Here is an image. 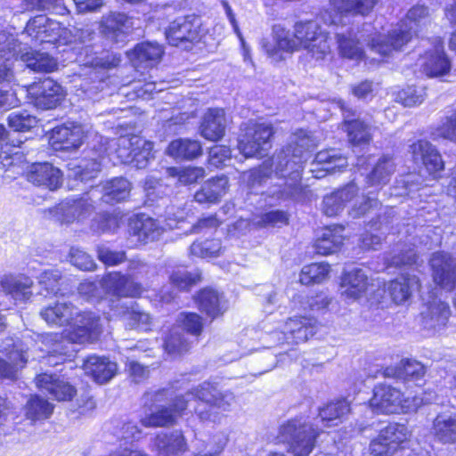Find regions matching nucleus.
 Wrapping results in <instances>:
<instances>
[{
    "mask_svg": "<svg viewBox=\"0 0 456 456\" xmlns=\"http://www.w3.org/2000/svg\"><path fill=\"white\" fill-rule=\"evenodd\" d=\"M316 145V140L310 133L302 129L297 130L291 135L289 144L273 158L271 163L265 162L258 169L253 170L251 175L254 180L262 183L265 178L272 177L273 166H275V175L286 169L291 170L289 178L282 184V189L273 193L277 194L279 198L298 200L302 192L301 164L305 160L306 153ZM279 186L281 187V184Z\"/></svg>",
    "mask_w": 456,
    "mask_h": 456,
    "instance_id": "nucleus-1",
    "label": "nucleus"
},
{
    "mask_svg": "<svg viewBox=\"0 0 456 456\" xmlns=\"http://www.w3.org/2000/svg\"><path fill=\"white\" fill-rule=\"evenodd\" d=\"M189 403L197 402L196 415L201 421L216 422L220 412L230 411L235 403V395L230 390H221L215 384L203 382L186 392Z\"/></svg>",
    "mask_w": 456,
    "mask_h": 456,
    "instance_id": "nucleus-2",
    "label": "nucleus"
},
{
    "mask_svg": "<svg viewBox=\"0 0 456 456\" xmlns=\"http://www.w3.org/2000/svg\"><path fill=\"white\" fill-rule=\"evenodd\" d=\"M428 16V10L424 5L413 6L406 15L408 22L406 26L409 29H394L387 35L375 34L369 41L370 50L382 58L391 56L394 52L401 50L411 40L412 34L417 32L419 27L427 23Z\"/></svg>",
    "mask_w": 456,
    "mask_h": 456,
    "instance_id": "nucleus-3",
    "label": "nucleus"
},
{
    "mask_svg": "<svg viewBox=\"0 0 456 456\" xmlns=\"http://www.w3.org/2000/svg\"><path fill=\"white\" fill-rule=\"evenodd\" d=\"M318 436L313 425L302 419H289L279 428L278 438L289 445L295 456H308L315 445Z\"/></svg>",
    "mask_w": 456,
    "mask_h": 456,
    "instance_id": "nucleus-4",
    "label": "nucleus"
},
{
    "mask_svg": "<svg viewBox=\"0 0 456 456\" xmlns=\"http://www.w3.org/2000/svg\"><path fill=\"white\" fill-rule=\"evenodd\" d=\"M20 37L24 45H37L43 43L66 45L71 40L68 37V29L61 23L40 14L31 18Z\"/></svg>",
    "mask_w": 456,
    "mask_h": 456,
    "instance_id": "nucleus-5",
    "label": "nucleus"
},
{
    "mask_svg": "<svg viewBox=\"0 0 456 456\" xmlns=\"http://www.w3.org/2000/svg\"><path fill=\"white\" fill-rule=\"evenodd\" d=\"M244 131L238 142L240 153L246 158L265 156L272 147L271 139L274 134L272 124L248 121Z\"/></svg>",
    "mask_w": 456,
    "mask_h": 456,
    "instance_id": "nucleus-6",
    "label": "nucleus"
},
{
    "mask_svg": "<svg viewBox=\"0 0 456 456\" xmlns=\"http://www.w3.org/2000/svg\"><path fill=\"white\" fill-rule=\"evenodd\" d=\"M294 31L298 51L305 50L316 60H322L330 53L328 34L322 32L316 22H297Z\"/></svg>",
    "mask_w": 456,
    "mask_h": 456,
    "instance_id": "nucleus-7",
    "label": "nucleus"
},
{
    "mask_svg": "<svg viewBox=\"0 0 456 456\" xmlns=\"http://www.w3.org/2000/svg\"><path fill=\"white\" fill-rule=\"evenodd\" d=\"M102 332L101 317L93 312H77L75 310L73 320L61 337L71 343L85 344L94 342Z\"/></svg>",
    "mask_w": 456,
    "mask_h": 456,
    "instance_id": "nucleus-8",
    "label": "nucleus"
},
{
    "mask_svg": "<svg viewBox=\"0 0 456 456\" xmlns=\"http://www.w3.org/2000/svg\"><path fill=\"white\" fill-rule=\"evenodd\" d=\"M28 347L21 340L5 338L1 341L0 353L6 359L0 357V379H13L17 373L27 363L28 359Z\"/></svg>",
    "mask_w": 456,
    "mask_h": 456,
    "instance_id": "nucleus-9",
    "label": "nucleus"
},
{
    "mask_svg": "<svg viewBox=\"0 0 456 456\" xmlns=\"http://www.w3.org/2000/svg\"><path fill=\"white\" fill-rule=\"evenodd\" d=\"M30 102L42 110H53L59 106L65 98L62 86L47 77L26 86Z\"/></svg>",
    "mask_w": 456,
    "mask_h": 456,
    "instance_id": "nucleus-10",
    "label": "nucleus"
},
{
    "mask_svg": "<svg viewBox=\"0 0 456 456\" xmlns=\"http://www.w3.org/2000/svg\"><path fill=\"white\" fill-rule=\"evenodd\" d=\"M403 392L387 383H379L373 388V394L369 400L370 409L376 414L403 413Z\"/></svg>",
    "mask_w": 456,
    "mask_h": 456,
    "instance_id": "nucleus-11",
    "label": "nucleus"
},
{
    "mask_svg": "<svg viewBox=\"0 0 456 456\" xmlns=\"http://www.w3.org/2000/svg\"><path fill=\"white\" fill-rule=\"evenodd\" d=\"M200 18L194 15L179 17L166 28V38L172 45L187 48V44L194 43L200 39Z\"/></svg>",
    "mask_w": 456,
    "mask_h": 456,
    "instance_id": "nucleus-12",
    "label": "nucleus"
},
{
    "mask_svg": "<svg viewBox=\"0 0 456 456\" xmlns=\"http://www.w3.org/2000/svg\"><path fill=\"white\" fill-rule=\"evenodd\" d=\"M94 210L88 197L66 199L57 206L45 211L49 217L61 224H70L86 217Z\"/></svg>",
    "mask_w": 456,
    "mask_h": 456,
    "instance_id": "nucleus-13",
    "label": "nucleus"
},
{
    "mask_svg": "<svg viewBox=\"0 0 456 456\" xmlns=\"http://www.w3.org/2000/svg\"><path fill=\"white\" fill-rule=\"evenodd\" d=\"M189 401L184 395L171 399L168 406H161L154 412L142 419V424L146 428L166 427L174 425L188 408Z\"/></svg>",
    "mask_w": 456,
    "mask_h": 456,
    "instance_id": "nucleus-14",
    "label": "nucleus"
},
{
    "mask_svg": "<svg viewBox=\"0 0 456 456\" xmlns=\"http://www.w3.org/2000/svg\"><path fill=\"white\" fill-rule=\"evenodd\" d=\"M296 40L295 31L290 32L281 25H274L273 27V41L264 42L263 48L274 61H280L283 59L284 53L298 51Z\"/></svg>",
    "mask_w": 456,
    "mask_h": 456,
    "instance_id": "nucleus-15",
    "label": "nucleus"
},
{
    "mask_svg": "<svg viewBox=\"0 0 456 456\" xmlns=\"http://www.w3.org/2000/svg\"><path fill=\"white\" fill-rule=\"evenodd\" d=\"M434 281L442 289L451 291L456 288V265L447 253L436 252L430 259Z\"/></svg>",
    "mask_w": 456,
    "mask_h": 456,
    "instance_id": "nucleus-16",
    "label": "nucleus"
},
{
    "mask_svg": "<svg viewBox=\"0 0 456 456\" xmlns=\"http://www.w3.org/2000/svg\"><path fill=\"white\" fill-rule=\"evenodd\" d=\"M318 327V322L314 318L293 317L289 318L283 325V339L288 344H299L312 338Z\"/></svg>",
    "mask_w": 456,
    "mask_h": 456,
    "instance_id": "nucleus-17",
    "label": "nucleus"
},
{
    "mask_svg": "<svg viewBox=\"0 0 456 456\" xmlns=\"http://www.w3.org/2000/svg\"><path fill=\"white\" fill-rule=\"evenodd\" d=\"M412 160L425 167L430 175H436L444 167V161L434 145L426 140H419L410 146Z\"/></svg>",
    "mask_w": 456,
    "mask_h": 456,
    "instance_id": "nucleus-18",
    "label": "nucleus"
},
{
    "mask_svg": "<svg viewBox=\"0 0 456 456\" xmlns=\"http://www.w3.org/2000/svg\"><path fill=\"white\" fill-rule=\"evenodd\" d=\"M101 286L109 295L117 297H138L142 292L141 283L119 273H110L101 281Z\"/></svg>",
    "mask_w": 456,
    "mask_h": 456,
    "instance_id": "nucleus-19",
    "label": "nucleus"
},
{
    "mask_svg": "<svg viewBox=\"0 0 456 456\" xmlns=\"http://www.w3.org/2000/svg\"><path fill=\"white\" fill-rule=\"evenodd\" d=\"M27 179L36 186L55 191L62 184V173L50 163H34L27 173Z\"/></svg>",
    "mask_w": 456,
    "mask_h": 456,
    "instance_id": "nucleus-20",
    "label": "nucleus"
},
{
    "mask_svg": "<svg viewBox=\"0 0 456 456\" xmlns=\"http://www.w3.org/2000/svg\"><path fill=\"white\" fill-rule=\"evenodd\" d=\"M419 66L422 73L429 77L444 76L451 69V62L445 55L441 44H437L434 49L427 51L419 59Z\"/></svg>",
    "mask_w": 456,
    "mask_h": 456,
    "instance_id": "nucleus-21",
    "label": "nucleus"
},
{
    "mask_svg": "<svg viewBox=\"0 0 456 456\" xmlns=\"http://www.w3.org/2000/svg\"><path fill=\"white\" fill-rule=\"evenodd\" d=\"M379 0H331L332 6L337 11L335 17L330 14L323 15L327 24L338 25L341 21V15H368L378 4Z\"/></svg>",
    "mask_w": 456,
    "mask_h": 456,
    "instance_id": "nucleus-22",
    "label": "nucleus"
},
{
    "mask_svg": "<svg viewBox=\"0 0 456 456\" xmlns=\"http://www.w3.org/2000/svg\"><path fill=\"white\" fill-rule=\"evenodd\" d=\"M370 285L367 273L362 269H353L341 280V296L345 300L356 301L365 296Z\"/></svg>",
    "mask_w": 456,
    "mask_h": 456,
    "instance_id": "nucleus-23",
    "label": "nucleus"
},
{
    "mask_svg": "<svg viewBox=\"0 0 456 456\" xmlns=\"http://www.w3.org/2000/svg\"><path fill=\"white\" fill-rule=\"evenodd\" d=\"M37 387L58 401H69L76 394L75 388L58 375L42 373L36 378Z\"/></svg>",
    "mask_w": 456,
    "mask_h": 456,
    "instance_id": "nucleus-24",
    "label": "nucleus"
},
{
    "mask_svg": "<svg viewBox=\"0 0 456 456\" xmlns=\"http://www.w3.org/2000/svg\"><path fill=\"white\" fill-rule=\"evenodd\" d=\"M164 54L162 45L153 42L137 44L134 48L127 52V56L136 68H152L157 65Z\"/></svg>",
    "mask_w": 456,
    "mask_h": 456,
    "instance_id": "nucleus-25",
    "label": "nucleus"
},
{
    "mask_svg": "<svg viewBox=\"0 0 456 456\" xmlns=\"http://www.w3.org/2000/svg\"><path fill=\"white\" fill-rule=\"evenodd\" d=\"M450 316L449 305L435 298L428 304L426 311L422 312V323L426 330L440 331L446 326Z\"/></svg>",
    "mask_w": 456,
    "mask_h": 456,
    "instance_id": "nucleus-26",
    "label": "nucleus"
},
{
    "mask_svg": "<svg viewBox=\"0 0 456 456\" xmlns=\"http://www.w3.org/2000/svg\"><path fill=\"white\" fill-rule=\"evenodd\" d=\"M83 368L86 374L91 376L99 384L110 380L118 370L116 362L97 355L88 356L84 362Z\"/></svg>",
    "mask_w": 456,
    "mask_h": 456,
    "instance_id": "nucleus-27",
    "label": "nucleus"
},
{
    "mask_svg": "<svg viewBox=\"0 0 456 456\" xmlns=\"http://www.w3.org/2000/svg\"><path fill=\"white\" fill-rule=\"evenodd\" d=\"M226 127L224 111L222 109H208L202 118L201 135L209 141H218L224 135Z\"/></svg>",
    "mask_w": 456,
    "mask_h": 456,
    "instance_id": "nucleus-28",
    "label": "nucleus"
},
{
    "mask_svg": "<svg viewBox=\"0 0 456 456\" xmlns=\"http://www.w3.org/2000/svg\"><path fill=\"white\" fill-rule=\"evenodd\" d=\"M228 188V178L225 175L216 176L205 182L194 199L200 204H215L226 194Z\"/></svg>",
    "mask_w": 456,
    "mask_h": 456,
    "instance_id": "nucleus-29",
    "label": "nucleus"
},
{
    "mask_svg": "<svg viewBox=\"0 0 456 456\" xmlns=\"http://www.w3.org/2000/svg\"><path fill=\"white\" fill-rule=\"evenodd\" d=\"M431 433L443 444H456V415L442 412L433 420Z\"/></svg>",
    "mask_w": 456,
    "mask_h": 456,
    "instance_id": "nucleus-30",
    "label": "nucleus"
},
{
    "mask_svg": "<svg viewBox=\"0 0 456 456\" xmlns=\"http://www.w3.org/2000/svg\"><path fill=\"white\" fill-rule=\"evenodd\" d=\"M341 202L346 207L347 203L354 201L352 208V215L360 216L364 215L371 207L378 206L376 200L366 198L365 196L358 197V187L354 183H350L341 189L335 191Z\"/></svg>",
    "mask_w": 456,
    "mask_h": 456,
    "instance_id": "nucleus-31",
    "label": "nucleus"
},
{
    "mask_svg": "<svg viewBox=\"0 0 456 456\" xmlns=\"http://www.w3.org/2000/svg\"><path fill=\"white\" fill-rule=\"evenodd\" d=\"M338 104L344 111V126L349 141L354 144L368 142L371 137V126L358 118L351 119L354 113L346 110L345 103L342 101H339Z\"/></svg>",
    "mask_w": 456,
    "mask_h": 456,
    "instance_id": "nucleus-32",
    "label": "nucleus"
},
{
    "mask_svg": "<svg viewBox=\"0 0 456 456\" xmlns=\"http://www.w3.org/2000/svg\"><path fill=\"white\" fill-rule=\"evenodd\" d=\"M86 134L81 125L71 124L56 127L53 131L52 140L65 150L77 149L84 141Z\"/></svg>",
    "mask_w": 456,
    "mask_h": 456,
    "instance_id": "nucleus-33",
    "label": "nucleus"
},
{
    "mask_svg": "<svg viewBox=\"0 0 456 456\" xmlns=\"http://www.w3.org/2000/svg\"><path fill=\"white\" fill-rule=\"evenodd\" d=\"M0 284L4 291L15 301L25 302L32 296L33 281L28 276H4Z\"/></svg>",
    "mask_w": 456,
    "mask_h": 456,
    "instance_id": "nucleus-34",
    "label": "nucleus"
},
{
    "mask_svg": "<svg viewBox=\"0 0 456 456\" xmlns=\"http://www.w3.org/2000/svg\"><path fill=\"white\" fill-rule=\"evenodd\" d=\"M76 307L68 302H56L43 308L40 316L51 325H70L74 318Z\"/></svg>",
    "mask_w": 456,
    "mask_h": 456,
    "instance_id": "nucleus-35",
    "label": "nucleus"
},
{
    "mask_svg": "<svg viewBox=\"0 0 456 456\" xmlns=\"http://www.w3.org/2000/svg\"><path fill=\"white\" fill-rule=\"evenodd\" d=\"M129 225L133 233L144 242L157 240L164 231L159 221L144 215L131 220Z\"/></svg>",
    "mask_w": 456,
    "mask_h": 456,
    "instance_id": "nucleus-36",
    "label": "nucleus"
},
{
    "mask_svg": "<svg viewBox=\"0 0 456 456\" xmlns=\"http://www.w3.org/2000/svg\"><path fill=\"white\" fill-rule=\"evenodd\" d=\"M336 42L342 58L358 61L364 57L363 49L353 30L336 32Z\"/></svg>",
    "mask_w": 456,
    "mask_h": 456,
    "instance_id": "nucleus-37",
    "label": "nucleus"
},
{
    "mask_svg": "<svg viewBox=\"0 0 456 456\" xmlns=\"http://www.w3.org/2000/svg\"><path fill=\"white\" fill-rule=\"evenodd\" d=\"M418 288L419 279L415 275L403 274L389 283L387 290L392 300L400 305L405 303Z\"/></svg>",
    "mask_w": 456,
    "mask_h": 456,
    "instance_id": "nucleus-38",
    "label": "nucleus"
},
{
    "mask_svg": "<svg viewBox=\"0 0 456 456\" xmlns=\"http://www.w3.org/2000/svg\"><path fill=\"white\" fill-rule=\"evenodd\" d=\"M154 448L159 456H171L186 451V443L179 431L161 433L154 440Z\"/></svg>",
    "mask_w": 456,
    "mask_h": 456,
    "instance_id": "nucleus-39",
    "label": "nucleus"
},
{
    "mask_svg": "<svg viewBox=\"0 0 456 456\" xmlns=\"http://www.w3.org/2000/svg\"><path fill=\"white\" fill-rule=\"evenodd\" d=\"M102 24L104 33L116 41L128 34L134 25L132 19L122 12H110L103 17Z\"/></svg>",
    "mask_w": 456,
    "mask_h": 456,
    "instance_id": "nucleus-40",
    "label": "nucleus"
},
{
    "mask_svg": "<svg viewBox=\"0 0 456 456\" xmlns=\"http://www.w3.org/2000/svg\"><path fill=\"white\" fill-rule=\"evenodd\" d=\"M167 153L175 159L192 160L202 155V146L197 140L180 138L169 143Z\"/></svg>",
    "mask_w": 456,
    "mask_h": 456,
    "instance_id": "nucleus-41",
    "label": "nucleus"
},
{
    "mask_svg": "<svg viewBox=\"0 0 456 456\" xmlns=\"http://www.w3.org/2000/svg\"><path fill=\"white\" fill-rule=\"evenodd\" d=\"M343 231L344 227L341 225L326 228L315 241L316 252L321 255H329L337 251L344 240Z\"/></svg>",
    "mask_w": 456,
    "mask_h": 456,
    "instance_id": "nucleus-42",
    "label": "nucleus"
},
{
    "mask_svg": "<svg viewBox=\"0 0 456 456\" xmlns=\"http://www.w3.org/2000/svg\"><path fill=\"white\" fill-rule=\"evenodd\" d=\"M386 377L403 380H418L425 374L424 366L414 360H403L395 368H387Z\"/></svg>",
    "mask_w": 456,
    "mask_h": 456,
    "instance_id": "nucleus-43",
    "label": "nucleus"
},
{
    "mask_svg": "<svg viewBox=\"0 0 456 456\" xmlns=\"http://www.w3.org/2000/svg\"><path fill=\"white\" fill-rule=\"evenodd\" d=\"M395 170V166L392 158L383 156L366 176V183L370 187L383 186L389 182Z\"/></svg>",
    "mask_w": 456,
    "mask_h": 456,
    "instance_id": "nucleus-44",
    "label": "nucleus"
},
{
    "mask_svg": "<svg viewBox=\"0 0 456 456\" xmlns=\"http://www.w3.org/2000/svg\"><path fill=\"white\" fill-rule=\"evenodd\" d=\"M122 308L124 309L122 311L123 321L129 329L140 331L151 330V316L141 310L137 304L132 302L130 305H122Z\"/></svg>",
    "mask_w": 456,
    "mask_h": 456,
    "instance_id": "nucleus-45",
    "label": "nucleus"
},
{
    "mask_svg": "<svg viewBox=\"0 0 456 456\" xmlns=\"http://www.w3.org/2000/svg\"><path fill=\"white\" fill-rule=\"evenodd\" d=\"M196 302L199 309L211 319L223 314L222 297L212 289H202L197 296Z\"/></svg>",
    "mask_w": 456,
    "mask_h": 456,
    "instance_id": "nucleus-46",
    "label": "nucleus"
},
{
    "mask_svg": "<svg viewBox=\"0 0 456 456\" xmlns=\"http://www.w3.org/2000/svg\"><path fill=\"white\" fill-rule=\"evenodd\" d=\"M103 200L107 203L125 200L130 194L131 183L124 177H116L107 181L103 187Z\"/></svg>",
    "mask_w": 456,
    "mask_h": 456,
    "instance_id": "nucleus-47",
    "label": "nucleus"
},
{
    "mask_svg": "<svg viewBox=\"0 0 456 456\" xmlns=\"http://www.w3.org/2000/svg\"><path fill=\"white\" fill-rule=\"evenodd\" d=\"M20 57L28 68L37 72H53L57 68L56 60L45 53L27 52Z\"/></svg>",
    "mask_w": 456,
    "mask_h": 456,
    "instance_id": "nucleus-48",
    "label": "nucleus"
},
{
    "mask_svg": "<svg viewBox=\"0 0 456 456\" xmlns=\"http://www.w3.org/2000/svg\"><path fill=\"white\" fill-rule=\"evenodd\" d=\"M380 439L386 440L395 452L410 437V431L404 424L390 423L379 431Z\"/></svg>",
    "mask_w": 456,
    "mask_h": 456,
    "instance_id": "nucleus-49",
    "label": "nucleus"
},
{
    "mask_svg": "<svg viewBox=\"0 0 456 456\" xmlns=\"http://www.w3.org/2000/svg\"><path fill=\"white\" fill-rule=\"evenodd\" d=\"M350 411L347 401L338 400L331 402L320 409L319 417L328 426L337 425L338 420L342 419Z\"/></svg>",
    "mask_w": 456,
    "mask_h": 456,
    "instance_id": "nucleus-50",
    "label": "nucleus"
},
{
    "mask_svg": "<svg viewBox=\"0 0 456 456\" xmlns=\"http://www.w3.org/2000/svg\"><path fill=\"white\" fill-rule=\"evenodd\" d=\"M330 265L325 263H314L303 267L299 281L304 285L321 283L328 278Z\"/></svg>",
    "mask_w": 456,
    "mask_h": 456,
    "instance_id": "nucleus-51",
    "label": "nucleus"
},
{
    "mask_svg": "<svg viewBox=\"0 0 456 456\" xmlns=\"http://www.w3.org/2000/svg\"><path fill=\"white\" fill-rule=\"evenodd\" d=\"M53 411V406L38 395H33L27 402L26 416L33 421L49 418Z\"/></svg>",
    "mask_w": 456,
    "mask_h": 456,
    "instance_id": "nucleus-52",
    "label": "nucleus"
},
{
    "mask_svg": "<svg viewBox=\"0 0 456 456\" xmlns=\"http://www.w3.org/2000/svg\"><path fill=\"white\" fill-rule=\"evenodd\" d=\"M134 140H135V148L133 154L134 159L131 165L139 169L145 168L150 159L153 158V143L138 135H134Z\"/></svg>",
    "mask_w": 456,
    "mask_h": 456,
    "instance_id": "nucleus-53",
    "label": "nucleus"
},
{
    "mask_svg": "<svg viewBox=\"0 0 456 456\" xmlns=\"http://www.w3.org/2000/svg\"><path fill=\"white\" fill-rule=\"evenodd\" d=\"M164 348L168 354L177 355L187 352L190 343L179 328H173L165 338Z\"/></svg>",
    "mask_w": 456,
    "mask_h": 456,
    "instance_id": "nucleus-54",
    "label": "nucleus"
},
{
    "mask_svg": "<svg viewBox=\"0 0 456 456\" xmlns=\"http://www.w3.org/2000/svg\"><path fill=\"white\" fill-rule=\"evenodd\" d=\"M24 40H19L15 34L10 30L0 31V53L11 58H15L18 54H22Z\"/></svg>",
    "mask_w": 456,
    "mask_h": 456,
    "instance_id": "nucleus-55",
    "label": "nucleus"
},
{
    "mask_svg": "<svg viewBox=\"0 0 456 456\" xmlns=\"http://www.w3.org/2000/svg\"><path fill=\"white\" fill-rule=\"evenodd\" d=\"M315 161L322 165V168L327 172L340 170L347 166L346 159L333 150L318 152L315 156Z\"/></svg>",
    "mask_w": 456,
    "mask_h": 456,
    "instance_id": "nucleus-56",
    "label": "nucleus"
},
{
    "mask_svg": "<svg viewBox=\"0 0 456 456\" xmlns=\"http://www.w3.org/2000/svg\"><path fill=\"white\" fill-rule=\"evenodd\" d=\"M168 175L177 177L183 184H191L205 176V170L200 167H187L182 169L169 167L167 170Z\"/></svg>",
    "mask_w": 456,
    "mask_h": 456,
    "instance_id": "nucleus-57",
    "label": "nucleus"
},
{
    "mask_svg": "<svg viewBox=\"0 0 456 456\" xmlns=\"http://www.w3.org/2000/svg\"><path fill=\"white\" fill-rule=\"evenodd\" d=\"M426 96L424 86H408L398 93L397 98L405 107H413L422 103Z\"/></svg>",
    "mask_w": 456,
    "mask_h": 456,
    "instance_id": "nucleus-58",
    "label": "nucleus"
},
{
    "mask_svg": "<svg viewBox=\"0 0 456 456\" xmlns=\"http://www.w3.org/2000/svg\"><path fill=\"white\" fill-rule=\"evenodd\" d=\"M432 134L434 139L442 138L456 143V110L445 116Z\"/></svg>",
    "mask_w": 456,
    "mask_h": 456,
    "instance_id": "nucleus-59",
    "label": "nucleus"
},
{
    "mask_svg": "<svg viewBox=\"0 0 456 456\" xmlns=\"http://www.w3.org/2000/svg\"><path fill=\"white\" fill-rule=\"evenodd\" d=\"M134 135L121 136L118 140L116 155L121 163L131 165L134 159L133 155L135 148Z\"/></svg>",
    "mask_w": 456,
    "mask_h": 456,
    "instance_id": "nucleus-60",
    "label": "nucleus"
},
{
    "mask_svg": "<svg viewBox=\"0 0 456 456\" xmlns=\"http://www.w3.org/2000/svg\"><path fill=\"white\" fill-rule=\"evenodd\" d=\"M8 122L9 126L15 131L24 132L35 126L37 121L36 117L24 110L10 114Z\"/></svg>",
    "mask_w": 456,
    "mask_h": 456,
    "instance_id": "nucleus-61",
    "label": "nucleus"
},
{
    "mask_svg": "<svg viewBox=\"0 0 456 456\" xmlns=\"http://www.w3.org/2000/svg\"><path fill=\"white\" fill-rule=\"evenodd\" d=\"M200 280V274L198 272L189 273L186 270H177L173 272L170 276L171 283L178 289H188Z\"/></svg>",
    "mask_w": 456,
    "mask_h": 456,
    "instance_id": "nucleus-62",
    "label": "nucleus"
},
{
    "mask_svg": "<svg viewBox=\"0 0 456 456\" xmlns=\"http://www.w3.org/2000/svg\"><path fill=\"white\" fill-rule=\"evenodd\" d=\"M191 253L200 257L217 256L221 249V243L218 240L194 242L191 246Z\"/></svg>",
    "mask_w": 456,
    "mask_h": 456,
    "instance_id": "nucleus-63",
    "label": "nucleus"
},
{
    "mask_svg": "<svg viewBox=\"0 0 456 456\" xmlns=\"http://www.w3.org/2000/svg\"><path fill=\"white\" fill-rule=\"evenodd\" d=\"M394 256L390 259V264L395 266L412 265L416 262L417 255L414 247L411 245L397 246Z\"/></svg>",
    "mask_w": 456,
    "mask_h": 456,
    "instance_id": "nucleus-64",
    "label": "nucleus"
}]
</instances>
